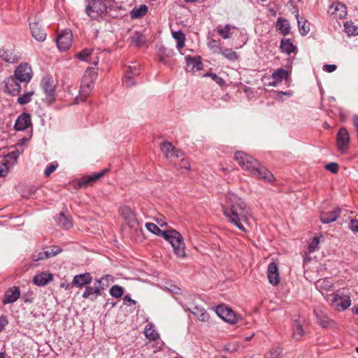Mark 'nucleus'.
Listing matches in <instances>:
<instances>
[{"instance_id":"f257e3e1","label":"nucleus","mask_w":358,"mask_h":358,"mask_svg":"<svg viewBox=\"0 0 358 358\" xmlns=\"http://www.w3.org/2000/svg\"><path fill=\"white\" fill-rule=\"evenodd\" d=\"M225 198V203L222 204L224 215L229 222L241 231L245 232L246 229L243 223H245L248 220L250 215V208L243 199L231 192H227Z\"/></svg>"},{"instance_id":"f03ea898","label":"nucleus","mask_w":358,"mask_h":358,"mask_svg":"<svg viewBox=\"0 0 358 358\" xmlns=\"http://www.w3.org/2000/svg\"><path fill=\"white\" fill-rule=\"evenodd\" d=\"M234 159L243 169L248 171L253 177L259 178L266 182H271L274 176L266 167L260 166L259 162L252 156L243 151H237L234 154Z\"/></svg>"},{"instance_id":"7ed1b4c3","label":"nucleus","mask_w":358,"mask_h":358,"mask_svg":"<svg viewBox=\"0 0 358 358\" xmlns=\"http://www.w3.org/2000/svg\"><path fill=\"white\" fill-rule=\"evenodd\" d=\"M97 78V73L94 68H87L85 71L81 81L80 96L76 98V102L85 101L90 95L92 89L94 87V81Z\"/></svg>"},{"instance_id":"20e7f679","label":"nucleus","mask_w":358,"mask_h":358,"mask_svg":"<svg viewBox=\"0 0 358 358\" xmlns=\"http://www.w3.org/2000/svg\"><path fill=\"white\" fill-rule=\"evenodd\" d=\"M163 238L169 241L173 248L174 253L180 257L185 256V243L182 235L175 229L166 230Z\"/></svg>"},{"instance_id":"39448f33","label":"nucleus","mask_w":358,"mask_h":358,"mask_svg":"<svg viewBox=\"0 0 358 358\" xmlns=\"http://www.w3.org/2000/svg\"><path fill=\"white\" fill-rule=\"evenodd\" d=\"M106 10L107 6L104 0H90L85 8L87 15L92 20L102 16Z\"/></svg>"},{"instance_id":"423d86ee","label":"nucleus","mask_w":358,"mask_h":358,"mask_svg":"<svg viewBox=\"0 0 358 358\" xmlns=\"http://www.w3.org/2000/svg\"><path fill=\"white\" fill-rule=\"evenodd\" d=\"M41 85L46 95L45 101L49 105L52 104L55 100V86L53 84L52 78L44 77L41 80Z\"/></svg>"},{"instance_id":"0eeeda50","label":"nucleus","mask_w":358,"mask_h":358,"mask_svg":"<svg viewBox=\"0 0 358 358\" xmlns=\"http://www.w3.org/2000/svg\"><path fill=\"white\" fill-rule=\"evenodd\" d=\"M331 296V303L343 310L347 309L351 305L350 297L345 294L340 289L332 294Z\"/></svg>"},{"instance_id":"6e6552de","label":"nucleus","mask_w":358,"mask_h":358,"mask_svg":"<svg viewBox=\"0 0 358 358\" xmlns=\"http://www.w3.org/2000/svg\"><path fill=\"white\" fill-rule=\"evenodd\" d=\"M73 34L70 29L62 31L57 38V45L61 51L67 50L72 44Z\"/></svg>"},{"instance_id":"1a4fd4ad","label":"nucleus","mask_w":358,"mask_h":358,"mask_svg":"<svg viewBox=\"0 0 358 358\" xmlns=\"http://www.w3.org/2000/svg\"><path fill=\"white\" fill-rule=\"evenodd\" d=\"M215 313L221 319L230 324H235L237 321L236 315L231 308L224 305H218Z\"/></svg>"},{"instance_id":"9d476101","label":"nucleus","mask_w":358,"mask_h":358,"mask_svg":"<svg viewBox=\"0 0 358 358\" xmlns=\"http://www.w3.org/2000/svg\"><path fill=\"white\" fill-rule=\"evenodd\" d=\"M120 214L124 219L125 224L131 229H136L138 221L134 211L127 206H122L119 209Z\"/></svg>"},{"instance_id":"9b49d317","label":"nucleus","mask_w":358,"mask_h":358,"mask_svg":"<svg viewBox=\"0 0 358 358\" xmlns=\"http://www.w3.org/2000/svg\"><path fill=\"white\" fill-rule=\"evenodd\" d=\"M20 83L15 75L7 78L4 80L5 92L13 96L18 95L21 90Z\"/></svg>"},{"instance_id":"f8f14e48","label":"nucleus","mask_w":358,"mask_h":358,"mask_svg":"<svg viewBox=\"0 0 358 358\" xmlns=\"http://www.w3.org/2000/svg\"><path fill=\"white\" fill-rule=\"evenodd\" d=\"M14 75L21 83H28L32 78V70L31 66L27 64H21L15 70Z\"/></svg>"},{"instance_id":"ddd939ff","label":"nucleus","mask_w":358,"mask_h":358,"mask_svg":"<svg viewBox=\"0 0 358 358\" xmlns=\"http://www.w3.org/2000/svg\"><path fill=\"white\" fill-rule=\"evenodd\" d=\"M336 141L338 150L345 152L349 148L350 134L345 127L341 128L336 135Z\"/></svg>"},{"instance_id":"4468645a","label":"nucleus","mask_w":358,"mask_h":358,"mask_svg":"<svg viewBox=\"0 0 358 358\" xmlns=\"http://www.w3.org/2000/svg\"><path fill=\"white\" fill-rule=\"evenodd\" d=\"M328 13L336 19H343L347 15V8L341 2H334L329 6Z\"/></svg>"},{"instance_id":"2eb2a0df","label":"nucleus","mask_w":358,"mask_h":358,"mask_svg":"<svg viewBox=\"0 0 358 358\" xmlns=\"http://www.w3.org/2000/svg\"><path fill=\"white\" fill-rule=\"evenodd\" d=\"M92 282V277L88 272L76 275L73 277L71 282L72 286L83 287L87 286Z\"/></svg>"},{"instance_id":"dca6fc26","label":"nucleus","mask_w":358,"mask_h":358,"mask_svg":"<svg viewBox=\"0 0 358 358\" xmlns=\"http://www.w3.org/2000/svg\"><path fill=\"white\" fill-rule=\"evenodd\" d=\"M29 27L31 35L36 41H43L45 40L47 34L38 21L29 22Z\"/></svg>"},{"instance_id":"f3484780","label":"nucleus","mask_w":358,"mask_h":358,"mask_svg":"<svg viewBox=\"0 0 358 358\" xmlns=\"http://www.w3.org/2000/svg\"><path fill=\"white\" fill-rule=\"evenodd\" d=\"M31 125V115L27 113H23L16 120L14 128L17 131H24Z\"/></svg>"},{"instance_id":"a211bd4d","label":"nucleus","mask_w":358,"mask_h":358,"mask_svg":"<svg viewBox=\"0 0 358 358\" xmlns=\"http://www.w3.org/2000/svg\"><path fill=\"white\" fill-rule=\"evenodd\" d=\"M108 169H105L101 171L100 172H95V173H92L90 175H87V176L83 177L80 180V181L78 182V185L80 187H85V186L90 185V183L98 180L101 177H103L108 172Z\"/></svg>"},{"instance_id":"6ab92c4d","label":"nucleus","mask_w":358,"mask_h":358,"mask_svg":"<svg viewBox=\"0 0 358 358\" xmlns=\"http://www.w3.org/2000/svg\"><path fill=\"white\" fill-rule=\"evenodd\" d=\"M267 276L268 282L272 285H278L280 282L279 272L277 264L275 262H271L267 268Z\"/></svg>"},{"instance_id":"aec40b11","label":"nucleus","mask_w":358,"mask_h":358,"mask_svg":"<svg viewBox=\"0 0 358 358\" xmlns=\"http://www.w3.org/2000/svg\"><path fill=\"white\" fill-rule=\"evenodd\" d=\"M303 322L304 320L300 318L294 320L292 322V337L297 341L300 340L306 334L303 329Z\"/></svg>"},{"instance_id":"412c9836","label":"nucleus","mask_w":358,"mask_h":358,"mask_svg":"<svg viewBox=\"0 0 358 358\" xmlns=\"http://www.w3.org/2000/svg\"><path fill=\"white\" fill-rule=\"evenodd\" d=\"M101 290L99 287L96 285L94 282V286H86L85 291L83 293L82 297L83 299H87L90 301H94L97 299L98 296L101 295Z\"/></svg>"},{"instance_id":"4be33fe9","label":"nucleus","mask_w":358,"mask_h":358,"mask_svg":"<svg viewBox=\"0 0 358 358\" xmlns=\"http://www.w3.org/2000/svg\"><path fill=\"white\" fill-rule=\"evenodd\" d=\"M20 296V290L18 287L14 286L8 289L5 293V297L2 301L3 304L13 303Z\"/></svg>"},{"instance_id":"5701e85b","label":"nucleus","mask_w":358,"mask_h":358,"mask_svg":"<svg viewBox=\"0 0 358 358\" xmlns=\"http://www.w3.org/2000/svg\"><path fill=\"white\" fill-rule=\"evenodd\" d=\"M53 280V275L51 273L42 272L36 275L33 278V282L39 287H43L48 284Z\"/></svg>"},{"instance_id":"b1692460","label":"nucleus","mask_w":358,"mask_h":358,"mask_svg":"<svg viewBox=\"0 0 358 358\" xmlns=\"http://www.w3.org/2000/svg\"><path fill=\"white\" fill-rule=\"evenodd\" d=\"M341 210L339 208H335L332 211L327 213H321L320 218L322 223L329 224L336 220L339 216Z\"/></svg>"},{"instance_id":"393cba45","label":"nucleus","mask_w":358,"mask_h":358,"mask_svg":"<svg viewBox=\"0 0 358 358\" xmlns=\"http://www.w3.org/2000/svg\"><path fill=\"white\" fill-rule=\"evenodd\" d=\"M189 310L200 321L207 322L210 318L208 312L202 307L194 306Z\"/></svg>"},{"instance_id":"a878e982","label":"nucleus","mask_w":358,"mask_h":358,"mask_svg":"<svg viewBox=\"0 0 358 358\" xmlns=\"http://www.w3.org/2000/svg\"><path fill=\"white\" fill-rule=\"evenodd\" d=\"M236 27L233 26L230 24H225L224 27H222L219 25L217 27V32L218 34L224 39L230 38L234 34V29H236Z\"/></svg>"},{"instance_id":"bb28decb","label":"nucleus","mask_w":358,"mask_h":358,"mask_svg":"<svg viewBox=\"0 0 358 358\" xmlns=\"http://www.w3.org/2000/svg\"><path fill=\"white\" fill-rule=\"evenodd\" d=\"M314 313L322 327H327L329 325L330 320L325 310L318 308L314 309Z\"/></svg>"},{"instance_id":"cd10ccee","label":"nucleus","mask_w":358,"mask_h":358,"mask_svg":"<svg viewBox=\"0 0 358 358\" xmlns=\"http://www.w3.org/2000/svg\"><path fill=\"white\" fill-rule=\"evenodd\" d=\"M114 282V277L112 275H105L95 280L96 285L102 291L105 290L109 285Z\"/></svg>"},{"instance_id":"c85d7f7f","label":"nucleus","mask_w":358,"mask_h":358,"mask_svg":"<svg viewBox=\"0 0 358 358\" xmlns=\"http://www.w3.org/2000/svg\"><path fill=\"white\" fill-rule=\"evenodd\" d=\"M148 6L146 5H141L139 7H134L130 12L131 19H138L142 17L148 13Z\"/></svg>"},{"instance_id":"c756f323","label":"nucleus","mask_w":358,"mask_h":358,"mask_svg":"<svg viewBox=\"0 0 358 358\" xmlns=\"http://www.w3.org/2000/svg\"><path fill=\"white\" fill-rule=\"evenodd\" d=\"M0 57L6 62L14 63L18 59V56L13 50H0Z\"/></svg>"},{"instance_id":"7c9ffc66","label":"nucleus","mask_w":358,"mask_h":358,"mask_svg":"<svg viewBox=\"0 0 358 358\" xmlns=\"http://www.w3.org/2000/svg\"><path fill=\"white\" fill-rule=\"evenodd\" d=\"M55 220L58 225L66 229H69L73 226L71 219L62 212L55 218Z\"/></svg>"},{"instance_id":"2f4dec72","label":"nucleus","mask_w":358,"mask_h":358,"mask_svg":"<svg viewBox=\"0 0 358 358\" xmlns=\"http://www.w3.org/2000/svg\"><path fill=\"white\" fill-rule=\"evenodd\" d=\"M288 77V71L284 69H278L272 73V78L275 80V82L269 83L270 85L275 86V83H280L283 78Z\"/></svg>"},{"instance_id":"473e14b6","label":"nucleus","mask_w":358,"mask_h":358,"mask_svg":"<svg viewBox=\"0 0 358 358\" xmlns=\"http://www.w3.org/2000/svg\"><path fill=\"white\" fill-rule=\"evenodd\" d=\"M185 60L187 66H192L191 70L194 71H200L203 68V64L200 60L196 59L194 57H191L190 56L185 57Z\"/></svg>"},{"instance_id":"72a5a7b5","label":"nucleus","mask_w":358,"mask_h":358,"mask_svg":"<svg viewBox=\"0 0 358 358\" xmlns=\"http://www.w3.org/2000/svg\"><path fill=\"white\" fill-rule=\"evenodd\" d=\"M281 51L287 55L294 52L296 50V47L293 45L289 39H282L280 46Z\"/></svg>"},{"instance_id":"f704fd0d","label":"nucleus","mask_w":358,"mask_h":358,"mask_svg":"<svg viewBox=\"0 0 358 358\" xmlns=\"http://www.w3.org/2000/svg\"><path fill=\"white\" fill-rule=\"evenodd\" d=\"M173 38L177 41V48L180 50L185 46V35L181 31H172Z\"/></svg>"},{"instance_id":"c9c22d12","label":"nucleus","mask_w":358,"mask_h":358,"mask_svg":"<svg viewBox=\"0 0 358 358\" xmlns=\"http://www.w3.org/2000/svg\"><path fill=\"white\" fill-rule=\"evenodd\" d=\"M276 27L284 36L288 34L289 32V24L288 21L285 19L278 18L276 22Z\"/></svg>"},{"instance_id":"e433bc0d","label":"nucleus","mask_w":358,"mask_h":358,"mask_svg":"<svg viewBox=\"0 0 358 358\" xmlns=\"http://www.w3.org/2000/svg\"><path fill=\"white\" fill-rule=\"evenodd\" d=\"M316 286L324 291H330L333 288L334 282L330 278H324L317 280Z\"/></svg>"},{"instance_id":"4c0bfd02","label":"nucleus","mask_w":358,"mask_h":358,"mask_svg":"<svg viewBox=\"0 0 358 358\" xmlns=\"http://www.w3.org/2000/svg\"><path fill=\"white\" fill-rule=\"evenodd\" d=\"M144 334L147 338L152 341H155L159 338V334L154 329V327L152 324H148L145 326Z\"/></svg>"},{"instance_id":"58836bf2","label":"nucleus","mask_w":358,"mask_h":358,"mask_svg":"<svg viewBox=\"0 0 358 358\" xmlns=\"http://www.w3.org/2000/svg\"><path fill=\"white\" fill-rule=\"evenodd\" d=\"M173 146L171 143L169 142L165 141L163 142L161 145V149L162 152L165 155L166 158L172 160L173 159V155L171 153L173 150Z\"/></svg>"},{"instance_id":"ea45409f","label":"nucleus","mask_w":358,"mask_h":358,"mask_svg":"<svg viewBox=\"0 0 358 358\" xmlns=\"http://www.w3.org/2000/svg\"><path fill=\"white\" fill-rule=\"evenodd\" d=\"M220 53L227 59L235 61L238 59V55L235 51L231 48H220Z\"/></svg>"},{"instance_id":"a19ab883","label":"nucleus","mask_w":358,"mask_h":358,"mask_svg":"<svg viewBox=\"0 0 358 358\" xmlns=\"http://www.w3.org/2000/svg\"><path fill=\"white\" fill-rule=\"evenodd\" d=\"M62 252V248L57 245H52L45 249V256L46 258L54 257Z\"/></svg>"},{"instance_id":"79ce46f5","label":"nucleus","mask_w":358,"mask_h":358,"mask_svg":"<svg viewBox=\"0 0 358 358\" xmlns=\"http://www.w3.org/2000/svg\"><path fill=\"white\" fill-rule=\"evenodd\" d=\"M145 227L150 232L163 237V232L164 231L161 230L156 224L152 222H147L145 224Z\"/></svg>"},{"instance_id":"37998d69","label":"nucleus","mask_w":358,"mask_h":358,"mask_svg":"<svg viewBox=\"0 0 358 358\" xmlns=\"http://www.w3.org/2000/svg\"><path fill=\"white\" fill-rule=\"evenodd\" d=\"M109 293L115 298H120L124 294V289L117 285H113L109 290Z\"/></svg>"},{"instance_id":"c03bdc74","label":"nucleus","mask_w":358,"mask_h":358,"mask_svg":"<svg viewBox=\"0 0 358 358\" xmlns=\"http://www.w3.org/2000/svg\"><path fill=\"white\" fill-rule=\"evenodd\" d=\"M131 40L138 48H141L145 43V37L139 32H136L132 36Z\"/></svg>"},{"instance_id":"a18cd8bd","label":"nucleus","mask_w":358,"mask_h":358,"mask_svg":"<svg viewBox=\"0 0 358 358\" xmlns=\"http://www.w3.org/2000/svg\"><path fill=\"white\" fill-rule=\"evenodd\" d=\"M33 94H34V92H27V93L22 94V96H20L17 98V103L21 105H24V104L28 103L29 102L31 101V96H32Z\"/></svg>"},{"instance_id":"49530a36","label":"nucleus","mask_w":358,"mask_h":358,"mask_svg":"<svg viewBox=\"0 0 358 358\" xmlns=\"http://www.w3.org/2000/svg\"><path fill=\"white\" fill-rule=\"evenodd\" d=\"M92 49L85 48L76 55V57L81 61H87V58L92 55Z\"/></svg>"},{"instance_id":"de8ad7c7","label":"nucleus","mask_w":358,"mask_h":358,"mask_svg":"<svg viewBox=\"0 0 358 358\" xmlns=\"http://www.w3.org/2000/svg\"><path fill=\"white\" fill-rule=\"evenodd\" d=\"M298 27L300 34L303 36L306 35L310 31L309 24L307 21L302 22L301 20H298Z\"/></svg>"},{"instance_id":"09e8293b","label":"nucleus","mask_w":358,"mask_h":358,"mask_svg":"<svg viewBox=\"0 0 358 358\" xmlns=\"http://www.w3.org/2000/svg\"><path fill=\"white\" fill-rule=\"evenodd\" d=\"M205 76H209L213 80L217 83L220 87H223L225 85V81L221 77L217 76L216 73H206Z\"/></svg>"},{"instance_id":"8fccbe9b","label":"nucleus","mask_w":358,"mask_h":358,"mask_svg":"<svg viewBox=\"0 0 358 358\" xmlns=\"http://www.w3.org/2000/svg\"><path fill=\"white\" fill-rule=\"evenodd\" d=\"M282 351L279 349H273L267 352L264 358H281Z\"/></svg>"},{"instance_id":"3c124183","label":"nucleus","mask_w":358,"mask_h":358,"mask_svg":"<svg viewBox=\"0 0 358 358\" xmlns=\"http://www.w3.org/2000/svg\"><path fill=\"white\" fill-rule=\"evenodd\" d=\"M129 71L130 75L132 76H138L140 75V69L138 64H134V66H129L126 70V72Z\"/></svg>"},{"instance_id":"603ef678","label":"nucleus","mask_w":358,"mask_h":358,"mask_svg":"<svg viewBox=\"0 0 358 358\" xmlns=\"http://www.w3.org/2000/svg\"><path fill=\"white\" fill-rule=\"evenodd\" d=\"M320 243V239L317 237H314L309 244L310 252H313L319 249L318 245Z\"/></svg>"},{"instance_id":"864d4df0","label":"nucleus","mask_w":358,"mask_h":358,"mask_svg":"<svg viewBox=\"0 0 358 358\" xmlns=\"http://www.w3.org/2000/svg\"><path fill=\"white\" fill-rule=\"evenodd\" d=\"M134 77L135 76H132L130 75L129 71L126 72L125 79H124V83L127 87H131L136 84V82L134 80Z\"/></svg>"},{"instance_id":"5fc2aeb1","label":"nucleus","mask_w":358,"mask_h":358,"mask_svg":"<svg viewBox=\"0 0 358 358\" xmlns=\"http://www.w3.org/2000/svg\"><path fill=\"white\" fill-rule=\"evenodd\" d=\"M45 250L43 251H36L34 252L31 255V258L33 261L37 262L39 260H42L44 259H47L46 256H45Z\"/></svg>"},{"instance_id":"6e6d98bb","label":"nucleus","mask_w":358,"mask_h":358,"mask_svg":"<svg viewBox=\"0 0 358 358\" xmlns=\"http://www.w3.org/2000/svg\"><path fill=\"white\" fill-rule=\"evenodd\" d=\"M327 170L329 171L332 173H336L338 171V165L337 163L331 162L325 166Z\"/></svg>"},{"instance_id":"4d7b16f0","label":"nucleus","mask_w":358,"mask_h":358,"mask_svg":"<svg viewBox=\"0 0 358 358\" xmlns=\"http://www.w3.org/2000/svg\"><path fill=\"white\" fill-rule=\"evenodd\" d=\"M172 54L173 51H171V50H168L164 47H162L159 50L158 56L163 55L165 57H169L171 56Z\"/></svg>"},{"instance_id":"13d9d810","label":"nucleus","mask_w":358,"mask_h":358,"mask_svg":"<svg viewBox=\"0 0 358 358\" xmlns=\"http://www.w3.org/2000/svg\"><path fill=\"white\" fill-rule=\"evenodd\" d=\"M57 169V165L53 164H49L45 169L44 174L45 176H50Z\"/></svg>"},{"instance_id":"bf43d9fd","label":"nucleus","mask_w":358,"mask_h":358,"mask_svg":"<svg viewBox=\"0 0 358 358\" xmlns=\"http://www.w3.org/2000/svg\"><path fill=\"white\" fill-rule=\"evenodd\" d=\"M8 172V167L6 163L0 162V177H4Z\"/></svg>"},{"instance_id":"052dcab7","label":"nucleus","mask_w":358,"mask_h":358,"mask_svg":"<svg viewBox=\"0 0 358 358\" xmlns=\"http://www.w3.org/2000/svg\"><path fill=\"white\" fill-rule=\"evenodd\" d=\"M124 303L128 306L136 305V301L132 299L129 295H125L123 298Z\"/></svg>"},{"instance_id":"680f3d73","label":"nucleus","mask_w":358,"mask_h":358,"mask_svg":"<svg viewBox=\"0 0 358 358\" xmlns=\"http://www.w3.org/2000/svg\"><path fill=\"white\" fill-rule=\"evenodd\" d=\"M8 324V320L6 316L1 315L0 316V332H1L5 327Z\"/></svg>"},{"instance_id":"e2e57ef3","label":"nucleus","mask_w":358,"mask_h":358,"mask_svg":"<svg viewBox=\"0 0 358 358\" xmlns=\"http://www.w3.org/2000/svg\"><path fill=\"white\" fill-rule=\"evenodd\" d=\"M337 66L335 64H325L323 66V70L328 73L334 72Z\"/></svg>"},{"instance_id":"0e129e2a","label":"nucleus","mask_w":358,"mask_h":358,"mask_svg":"<svg viewBox=\"0 0 358 358\" xmlns=\"http://www.w3.org/2000/svg\"><path fill=\"white\" fill-rule=\"evenodd\" d=\"M349 227L352 231L358 232V220H351Z\"/></svg>"},{"instance_id":"69168bd1","label":"nucleus","mask_w":358,"mask_h":358,"mask_svg":"<svg viewBox=\"0 0 358 358\" xmlns=\"http://www.w3.org/2000/svg\"><path fill=\"white\" fill-rule=\"evenodd\" d=\"M345 31L348 33V34H349V35L355 34V31H356V29H355L353 27H350V26H349L347 23L345 24Z\"/></svg>"},{"instance_id":"338daca9","label":"nucleus","mask_w":358,"mask_h":358,"mask_svg":"<svg viewBox=\"0 0 358 358\" xmlns=\"http://www.w3.org/2000/svg\"><path fill=\"white\" fill-rule=\"evenodd\" d=\"M173 155V159L179 158L182 156V153L178 150H177L175 147L173 148V150L171 152Z\"/></svg>"},{"instance_id":"774afa93","label":"nucleus","mask_w":358,"mask_h":358,"mask_svg":"<svg viewBox=\"0 0 358 358\" xmlns=\"http://www.w3.org/2000/svg\"><path fill=\"white\" fill-rule=\"evenodd\" d=\"M7 157L10 159H14V161H17V159L19 157V154L17 152H13L8 153Z\"/></svg>"}]
</instances>
